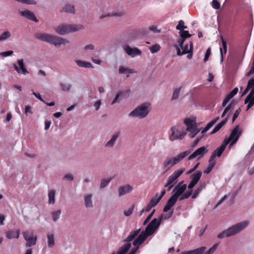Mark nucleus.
<instances>
[{
  "label": "nucleus",
  "mask_w": 254,
  "mask_h": 254,
  "mask_svg": "<svg viewBox=\"0 0 254 254\" xmlns=\"http://www.w3.org/2000/svg\"><path fill=\"white\" fill-rule=\"evenodd\" d=\"M249 223L248 221H244L233 225L218 234L217 238L223 239L235 235L244 229L249 225Z\"/></svg>",
  "instance_id": "obj_1"
},
{
  "label": "nucleus",
  "mask_w": 254,
  "mask_h": 254,
  "mask_svg": "<svg viewBox=\"0 0 254 254\" xmlns=\"http://www.w3.org/2000/svg\"><path fill=\"white\" fill-rule=\"evenodd\" d=\"M35 37L40 41L46 42L57 47L69 42L62 38L45 33H37L35 34Z\"/></svg>",
  "instance_id": "obj_2"
},
{
  "label": "nucleus",
  "mask_w": 254,
  "mask_h": 254,
  "mask_svg": "<svg viewBox=\"0 0 254 254\" xmlns=\"http://www.w3.org/2000/svg\"><path fill=\"white\" fill-rule=\"evenodd\" d=\"M83 29L84 26L81 24H65L59 25L56 28L55 30L57 33L60 35H64Z\"/></svg>",
  "instance_id": "obj_3"
},
{
  "label": "nucleus",
  "mask_w": 254,
  "mask_h": 254,
  "mask_svg": "<svg viewBox=\"0 0 254 254\" xmlns=\"http://www.w3.org/2000/svg\"><path fill=\"white\" fill-rule=\"evenodd\" d=\"M150 104L144 103L138 106L129 114V117H138L140 119L144 118L148 114V109Z\"/></svg>",
  "instance_id": "obj_4"
},
{
  "label": "nucleus",
  "mask_w": 254,
  "mask_h": 254,
  "mask_svg": "<svg viewBox=\"0 0 254 254\" xmlns=\"http://www.w3.org/2000/svg\"><path fill=\"white\" fill-rule=\"evenodd\" d=\"M154 227L148 225L144 231H142L138 237L133 242V245H141L146 240L147 237L151 235L155 231Z\"/></svg>",
  "instance_id": "obj_5"
},
{
  "label": "nucleus",
  "mask_w": 254,
  "mask_h": 254,
  "mask_svg": "<svg viewBox=\"0 0 254 254\" xmlns=\"http://www.w3.org/2000/svg\"><path fill=\"white\" fill-rule=\"evenodd\" d=\"M242 133V129L240 128L239 125H237L232 130L228 138L227 139H225L224 141L227 144L232 141L231 144L233 145L238 141Z\"/></svg>",
  "instance_id": "obj_6"
},
{
  "label": "nucleus",
  "mask_w": 254,
  "mask_h": 254,
  "mask_svg": "<svg viewBox=\"0 0 254 254\" xmlns=\"http://www.w3.org/2000/svg\"><path fill=\"white\" fill-rule=\"evenodd\" d=\"M191 152V150H188L183 152L176 156L169 159L164 163V166L167 167L169 165L173 166L177 164L182 161L185 157L188 156Z\"/></svg>",
  "instance_id": "obj_7"
},
{
  "label": "nucleus",
  "mask_w": 254,
  "mask_h": 254,
  "mask_svg": "<svg viewBox=\"0 0 254 254\" xmlns=\"http://www.w3.org/2000/svg\"><path fill=\"white\" fill-rule=\"evenodd\" d=\"M191 152V150H188L183 152L176 156L169 159L164 163V166L167 167L169 165L173 166L177 164L182 161L185 157L188 156Z\"/></svg>",
  "instance_id": "obj_8"
},
{
  "label": "nucleus",
  "mask_w": 254,
  "mask_h": 254,
  "mask_svg": "<svg viewBox=\"0 0 254 254\" xmlns=\"http://www.w3.org/2000/svg\"><path fill=\"white\" fill-rule=\"evenodd\" d=\"M191 152V150H188L183 152L176 156L169 159L164 163V166L167 167L169 165L173 166L177 164L182 161L185 157L188 156Z\"/></svg>",
  "instance_id": "obj_9"
},
{
  "label": "nucleus",
  "mask_w": 254,
  "mask_h": 254,
  "mask_svg": "<svg viewBox=\"0 0 254 254\" xmlns=\"http://www.w3.org/2000/svg\"><path fill=\"white\" fill-rule=\"evenodd\" d=\"M184 124L187 126V130L190 132L191 138L194 137L199 131L197 128L195 123L189 118H187L184 120Z\"/></svg>",
  "instance_id": "obj_10"
},
{
  "label": "nucleus",
  "mask_w": 254,
  "mask_h": 254,
  "mask_svg": "<svg viewBox=\"0 0 254 254\" xmlns=\"http://www.w3.org/2000/svg\"><path fill=\"white\" fill-rule=\"evenodd\" d=\"M190 48H189L188 44L184 45V43L181 45H175V47L177 52V55L178 56H181L185 55L187 53H192L193 50V44L192 42H190Z\"/></svg>",
  "instance_id": "obj_11"
},
{
  "label": "nucleus",
  "mask_w": 254,
  "mask_h": 254,
  "mask_svg": "<svg viewBox=\"0 0 254 254\" xmlns=\"http://www.w3.org/2000/svg\"><path fill=\"white\" fill-rule=\"evenodd\" d=\"M171 134L169 139L171 141L177 139H183L186 134L184 131H180L176 127H173L171 129Z\"/></svg>",
  "instance_id": "obj_12"
},
{
  "label": "nucleus",
  "mask_w": 254,
  "mask_h": 254,
  "mask_svg": "<svg viewBox=\"0 0 254 254\" xmlns=\"http://www.w3.org/2000/svg\"><path fill=\"white\" fill-rule=\"evenodd\" d=\"M183 181L180 182L173 189V192L175 193L173 194L172 196L178 199L179 197L187 189V185L184 184L182 185Z\"/></svg>",
  "instance_id": "obj_13"
},
{
  "label": "nucleus",
  "mask_w": 254,
  "mask_h": 254,
  "mask_svg": "<svg viewBox=\"0 0 254 254\" xmlns=\"http://www.w3.org/2000/svg\"><path fill=\"white\" fill-rule=\"evenodd\" d=\"M185 171V169H181L175 171L171 176H170L167 181V183L165 185V187L172 185L173 183L177 180Z\"/></svg>",
  "instance_id": "obj_14"
},
{
  "label": "nucleus",
  "mask_w": 254,
  "mask_h": 254,
  "mask_svg": "<svg viewBox=\"0 0 254 254\" xmlns=\"http://www.w3.org/2000/svg\"><path fill=\"white\" fill-rule=\"evenodd\" d=\"M17 63L19 65V67H18L17 65L15 64H12L13 67L14 68L15 70L19 74H23L26 75L27 73H28V71L26 69L24 64V61L23 59L18 60L17 61Z\"/></svg>",
  "instance_id": "obj_15"
},
{
  "label": "nucleus",
  "mask_w": 254,
  "mask_h": 254,
  "mask_svg": "<svg viewBox=\"0 0 254 254\" xmlns=\"http://www.w3.org/2000/svg\"><path fill=\"white\" fill-rule=\"evenodd\" d=\"M125 52L132 58H134L137 56H140L141 52L137 48H131L129 46L127 45L124 47Z\"/></svg>",
  "instance_id": "obj_16"
},
{
  "label": "nucleus",
  "mask_w": 254,
  "mask_h": 254,
  "mask_svg": "<svg viewBox=\"0 0 254 254\" xmlns=\"http://www.w3.org/2000/svg\"><path fill=\"white\" fill-rule=\"evenodd\" d=\"M207 152V150L206 149V147L205 146H202L196 149L193 153L189 156L188 160H192L198 156H202Z\"/></svg>",
  "instance_id": "obj_17"
},
{
  "label": "nucleus",
  "mask_w": 254,
  "mask_h": 254,
  "mask_svg": "<svg viewBox=\"0 0 254 254\" xmlns=\"http://www.w3.org/2000/svg\"><path fill=\"white\" fill-rule=\"evenodd\" d=\"M20 14L21 16L27 18L29 20L33 21L37 23L39 22V20L35 16L34 13L29 10H25L20 11Z\"/></svg>",
  "instance_id": "obj_18"
},
{
  "label": "nucleus",
  "mask_w": 254,
  "mask_h": 254,
  "mask_svg": "<svg viewBox=\"0 0 254 254\" xmlns=\"http://www.w3.org/2000/svg\"><path fill=\"white\" fill-rule=\"evenodd\" d=\"M177 199L171 196L167 201L165 206L163 208V211L166 212L168 211L173 207L177 201Z\"/></svg>",
  "instance_id": "obj_19"
},
{
  "label": "nucleus",
  "mask_w": 254,
  "mask_h": 254,
  "mask_svg": "<svg viewBox=\"0 0 254 254\" xmlns=\"http://www.w3.org/2000/svg\"><path fill=\"white\" fill-rule=\"evenodd\" d=\"M132 190L133 188L129 185L121 186L119 188V195L120 196H122L131 191Z\"/></svg>",
  "instance_id": "obj_20"
},
{
  "label": "nucleus",
  "mask_w": 254,
  "mask_h": 254,
  "mask_svg": "<svg viewBox=\"0 0 254 254\" xmlns=\"http://www.w3.org/2000/svg\"><path fill=\"white\" fill-rule=\"evenodd\" d=\"M24 239L27 241L26 246L30 247L35 245L37 242V237L36 236H33L30 238H28L26 235V233H22Z\"/></svg>",
  "instance_id": "obj_21"
},
{
  "label": "nucleus",
  "mask_w": 254,
  "mask_h": 254,
  "mask_svg": "<svg viewBox=\"0 0 254 254\" xmlns=\"http://www.w3.org/2000/svg\"><path fill=\"white\" fill-rule=\"evenodd\" d=\"M179 34L181 37V39L178 40V43L179 45H181L184 43L186 38H189L191 36V35L189 33L188 31L184 30L180 31Z\"/></svg>",
  "instance_id": "obj_22"
},
{
  "label": "nucleus",
  "mask_w": 254,
  "mask_h": 254,
  "mask_svg": "<svg viewBox=\"0 0 254 254\" xmlns=\"http://www.w3.org/2000/svg\"><path fill=\"white\" fill-rule=\"evenodd\" d=\"M205 250V247H201L193 250L183 252L180 254H202Z\"/></svg>",
  "instance_id": "obj_23"
},
{
  "label": "nucleus",
  "mask_w": 254,
  "mask_h": 254,
  "mask_svg": "<svg viewBox=\"0 0 254 254\" xmlns=\"http://www.w3.org/2000/svg\"><path fill=\"white\" fill-rule=\"evenodd\" d=\"M231 115V113H230L227 116V117L222 121L220 123H219L213 129V130L210 133V134H213L215 133H216L217 131H218L220 128L227 123L228 119Z\"/></svg>",
  "instance_id": "obj_24"
},
{
  "label": "nucleus",
  "mask_w": 254,
  "mask_h": 254,
  "mask_svg": "<svg viewBox=\"0 0 254 254\" xmlns=\"http://www.w3.org/2000/svg\"><path fill=\"white\" fill-rule=\"evenodd\" d=\"M141 229H138L136 230L131 231L129 233L128 237L124 240V242L130 243V241L133 240L140 233Z\"/></svg>",
  "instance_id": "obj_25"
},
{
  "label": "nucleus",
  "mask_w": 254,
  "mask_h": 254,
  "mask_svg": "<svg viewBox=\"0 0 254 254\" xmlns=\"http://www.w3.org/2000/svg\"><path fill=\"white\" fill-rule=\"evenodd\" d=\"M61 12H68L71 14H75L74 6L70 3H67L60 11Z\"/></svg>",
  "instance_id": "obj_26"
},
{
  "label": "nucleus",
  "mask_w": 254,
  "mask_h": 254,
  "mask_svg": "<svg viewBox=\"0 0 254 254\" xmlns=\"http://www.w3.org/2000/svg\"><path fill=\"white\" fill-rule=\"evenodd\" d=\"M228 144L226 143L224 141L223 143L220 146H219L218 148H217L216 149H215L213 152V154H214L216 155V157H220L222 155V153L224 151V150L226 148V147Z\"/></svg>",
  "instance_id": "obj_27"
},
{
  "label": "nucleus",
  "mask_w": 254,
  "mask_h": 254,
  "mask_svg": "<svg viewBox=\"0 0 254 254\" xmlns=\"http://www.w3.org/2000/svg\"><path fill=\"white\" fill-rule=\"evenodd\" d=\"M120 135V132L119 131L113 134L111 139L106 143L105 146L107 147H113L116 140L119 137Z\"/></svg>",
  "instance_id": "obj_28"
},
{
  "label": "nucleus",
  "mask_w": 254,
  "mask_h": 254,
  "mask_svg": "<svg viewBox=\"0 0 254 254\" xmlns=\"http://www.w3.org/2000/svg\"><path fill=\"white\" fill-rule=\"evenodd\" d=\"M162 219L163 215H161L158 219L154 218L148 225L157 229L161 224Z\"/></svg>",
  "instance_id": "obj_29"
},
{
  "label": "nucleus",
  "mask_w": 254,
  "mask_h": 254,
  "mask_svg": "<svg viewBox=\"0 0 254 254\" xmlns=\"http://www.w3.org/2000/svg\"><path fill=\"white\" fill-rule=\"evenodd\" d=\"M20 235V230H17L16 232L14 231H8L6 232V236L9 239H11L14 238H18Z\"/></svg>",
  "instance_id": "obj_30"
},
{
  "label": "nucleus",
  "mask_w": 254,
  "mask_h": 254,
  "mask_svg": "<svg viewBox=\"0 0 254 254\" xmlns=\"http://www.w3.org/2000/svg\"><path fill=\"white\" fill-rule=\"evenodd\" d=\"M202 176V173L200 171H196L190 176L191 181L197 183Z\"/></svg>",
  "instance_id": "obj_31"
},
{
  "label": "nucleus",
  "mask_w": 254,
  "mask_h": 254,
  "mask_svg": "<svg viewBox=\"0 0 254 254\" xmlns=\"http://www.w3.org/2000/svg\"><path fill=\"white\" fill-rule=\"evenodd\" d=\"M131 246L130 243H127L120 248L117 254H126L129 250Z\"/></svg>",
  "instance_id": "obj_32"
},
{
  "label": "nucleus",
  "mask_w": 254,
  "mask_h": 254,
  "mask_svg": "<svg viewBox=\"0 0 254 254\" xmlns=\"http://www.w3.org/2000/svg\"><path fill=\"white\" fill-rule=\"evenodd\" d=\"M219 119V117H216V118L213 119L212 121H211L206 126V127L203 129V130L201 131V133L203 134L205 132H206L209 128H210L216 123V122Z\"/></svg>",
  "instance_id": "obj_33"
},
{
  "label": "nucleus",
  "mask_w": 254,
  "mask_h": 254,
  "mask_svg": "<svg viewBox=\"0 0 254 254\" xmlns=\"http://www.w3.org/2000/svg\"><path fill=\"white\" fill-rule=\"evenodd\" d=\"M76 63L79 67L86 68L93 67L92 64L89 62H86L81 60H76Z\"/></svg>",
  "instance_id": "obj_34"
},
{
  "label": "nucleus",
  "mask_w": 254,
  "mask_h": 254,
  "mask_svg": "<svg viewBox=\"0 0 254 254\" xmlns=\"http://www.w3.org/2000/svg\"><path fill=\"white\" fill-rule=\"evenodd\" d=\"M85 205L86 207H92L93 203L92 201V194H89L84 196Z\"/></svg>",
  "instance_id": "obj_35"
},
{
  "label": "nucleus",
  "mask_w": 254,
  "mask_h": 254,
  "mask_svg": "<svg viewBox=\"0 0 254 254\" xmlns=\"http://www.w3.org/2000/svg\"><path fill=\"white\" fill-rule=\"evenodd\" d=\"M119 71L120 73H125L127 74L136 72L133 69L125 68L123 66H121L120 67Z\"/></svg>",
  "instance_id": "obj_36"
},
{
  "label": "nucleus",
  "mask_w": 254,
  "mask_h": 254,
  "mask_svg": "<svg viewBox=\"0 0 254 254\" xmlns=\"http://www.w3.org/2000/svg\"><path fill=\"white\" fill-rule=\"evenodd\" d=\"M48 197L49 203L54 204L55 203V190H50L48 193Z\"/></svg>",
  "instance_id": "obj_37"
},
{
  "label": "nucleus",
  "mask_w": 254,
  "mask_h": 254,
  "mask_svg": "<svg viewBox=\"0 0 254 254\" xmlns=\"http://www.w3.org/2000/svg\"><path fill=\"white\" fill-rule=\"evenodd\" d=\"M11 36V33L8 31H5L0 35V41H4Z\"/></svg>",
  "instance_id": "obj_38"
},
{
  "label": "nucleus",
  "mask_w": 254,
  "mask_h": 254,
  "mask_svg": "<svg viewBox=\"0 0 254 254\" xmlns=\"http://www.w3.org/2000/svg\"><path fill=\"white\" fill-rule=\"evenodd\" d=\"M160 200V197H158V194H156L155 196L151 199L149 203L153 207L157 204Z\"/></svg>",
  "instance_id": "obj_39"
},
{
  "label": "nucleus",
  "mask_w": 254,
  "mask_h": 254,
  "mask_svg": "<svg viewBox=\"0 0 254 254\" xmlns=\"http://www.w3.org/2000/svg\"><path fill=\"white\" fill-rule=\"evenodd\" d=\"M47 237L48 240V246L52 248L55 245L54 235L53 234H48Z\"/></svg>",
  "instance_id": "obj_40"
},
{
  "label": "nucleus",
  "mask_w": 254,
  "mask_h": 254,
  "mask_svg": "<svg viewBox=\"0 0 254 254\" xmlns=\"http://www.w3.org/2000/svg\"><path fill=\"white\" fill-rule=\"evenodd\" d=\"M61 214V211L60 210H58L56 211L53 212L51 213L52 218H53V220H54V221L55 222L58 219H59Z\"/></svg>",
  "instance_id": "obj_41"
},
{
  "label": "nucleus",
  "mask_w": 254,
  "mask_h": 254,
  "mask_svg": "<svg viewBox=\"0 0 254 254\" xmlns=\"http://www.w3.org/2000/svg\"><path fill=\"white\" fill-rule=\"evenodd\" d=\"M187 28V27L185 26L184 22L183 20H180L179 21V24L176 26V29L178 30L182 31L184 29Z\"/></svg>",
  "instance_id": "obj_42"
},
{
  "label": "nucleus",
  "mask_w": 254,
  "mask_h": 254,
  "mask_svg": "<svg viewBox=\"0 0 254 254\" xmlns=\"http://www.w3.org/2000/svg\"><path fill=\"white\" fill-rule=\"evenodd\" d=\"M181 88H176L174 90V92L173 94L172 100L177 99L179 98Z\"/></svg>",
  "instance_id": "obj_43"
},
{
  "label": "nucleus",
  "mask_w": 254,
  "mask_h": 254,
  "mask_svg": "<svg viewBox=\"0 0 254 254\" xmlns=\"http://www.w3.org/2000/svg\"><path fill=\"white\" fill-rule=\"evenodd\" d=\"M160 46L159 45L156 44L151 46L149 50L151 53L154 54L158 52L160 50Z\"/></svg>",
  "instance_id": "obj_44"
},
{
  "label": "nucleus",
  "mask_w": 254,
  "mask_h": 254,
  "mask_svg": "<svg viewBox=\"0 0 254 254\" xmlns=\"http://www.w3.org/2000/svg\"><path fill=\"white\" fill-rule=\"evenodd\" d=\"M192 194V191L190 190L186 191L184 194L182 195L180 197L179 199L180 200H183L185 199L188 198Z\"/></svg>",
  "instance_id": "obj_45"
},
{
  "label": "nucleus",
  "mask_w": 254,
  "mask_h": 254,
  "mask_svg": "<svg viewBox=\"0 0 254 254\" xmlns=\"http://www.w3.org/2000/svg\"><path fill=\"white\" fill-rule=\"evenodd\" d=\"M111 180L112 178L102 180L100 184V188H104L106 187Z\"/></svg>",
  "instance_id": "obj_46"
},
{
  "label": "nucleus",
  "mask_w": 254,
  "mask_h": 254,
  "mask_svg": "<svg viewBox=\"0 0 254 254\" xmlns=\"http://www.w3.org/2000/svg\"><path fill=\"white\" fill-rule=\"evenodd\" d=\"M215 165V162H213L212 163H211L209 165V166L207 167V168L204 171V173L205 174H209L211 171V170L214 167Z\"/></svg>",
  "instance_id": "obj_47"
},
{
  "label": "nucleus",
  "mask_w": 254,
  "mask_h": 254,
  "mask_svg": "<svg viewBox=\"0 0 254 254\" xmlns=\"http://www.w3.org/2000/svg\"><path fill=\"white\" fill-rule=\"evenodd\" d=\"M61 89L64 91H69L71 88L70 84H66L64 83H61L60 84Z\"/></svg>",
  "instance_id": "obj_48"
},
{
  "label": "nucleus",
  "mask_w": 254,
  "mask_h": 254,
  "mask_svg": "<svg viewBox=\"0 0 254 254\" xmlns=\"http://www.w3.org/2000/svg\"><path fill=\"white\" fill-rule=\"evenodd\" d=\"M125 92H123V91H120L116 95L114 99L113 100V101H112V105H113L115 103H116V102H119V101L118 100L119 99V98L121 96H122L123 94H124Z\"/></svg>",
  "instance_id": "obj_49"
},
{
  "label": "nucleus",
  "mask_w": 254,
  "mask_h": 254,
  "mask_svg": "<svg viewBox=\"0 0 254 254\" xmlns=\"http://www.w3.org/2000/svg\"><path fill=\"white\" fill-rule=\"evenodd\" d=\"M212 6L215 9H219L220 8V3L217 0H213L212 1Z\"/></svg>",
  "instance_id": "obj_50"
},
{
  "label": "nucleus",
  "mask_w": 254,
  "mask_h": 254,
  "mask_svg": "<svg viewBox=\"0 0 254 254\" xmlns=\"http://www.w3.org/2000/svg\"><path fill=\"white\" fill-rule=\"evenodd\" d=\"M221 39L222 41V47L224 50V54H226L227 52V42L224 39L223 37L222 36H221Z\"/></svg>",
  "instance_id": "obj_51"
},
{
  "label": "nucleus",
  "mask_w": 254,
  "mask_h": 254,
  "mask_svg": "<svg viewBox=\"0 0 254 254\" xmlns=\"http://www.w3.org/2000/svg\"><path fill=\"white\" fill-rule=\"evenodd\" d=\"M218 246V243L215 244L205 254H212L216 250Z\"/></svg>",
  "instance_id": "obj_52"
},
{
  "label": "nucleus",
  "mask_w": 254,
  "mask_h": 254,
  "mask_svg": "<svg viewBox=\"0 0 254 254\" xmlns=\"http://www.w3.org/2000/svg\"><path fill=\"white\" fill-rule=\"evenodd\" d=\"M134 205H133L131 208L128 209L124 211V214L126 216H130L133 212Z\"/></svg>",
  "instance_id": "obj_53"
},
{
  "label": "nucleus",
  "mask_w": 254,
  "mask_h": 254,
  "mask_svg": "<svg viewBox=\"0 0 254 254\" xmlns=\"http://www.w3.org/2000/svg\"><path fill=\"white\" fill-rule=\"evenodd\" d=\"M241 111V109L240 108H239L235 112L233 117V118H232V123H233L236 120V119L237 118V117L239 115Z\"/></svg>",
  "instance_id": "obj_54"
},
{
  "label": "nucleus",
  "mask_w": 254,
  "mask_h": 254,
  "mask_svg": "<svg viewBox=\"0 0 254 254\" xmlns=\"http://www.w3.org/2000/svg\"><path fill=\"white\" fill-rule=\"evenodd\" d=\"M249 101L254 104V95H252L250 97H249V95L247 96L245 100V103L247 104Z\"/></svg>",
  "instance_id": "obj_55"
},
{
  "label": "nucleus",
  "mask_w": 254,
  "mask_h": 254,
  "mask_svg": "<svg viewBox=\"0 0 254 254\" xmlns=\"http://www.w3.org/2000/svg\"><path fill=\"white\" fill-rule=\"evenodd\" d=\"M155 211V210L153 209V211H152V212L147 217V218L145 219V220H144V221L143 222V225H146L149 221V220L152 217Z\"/></svg>",
  "instance_id": "obj_56"
},
{
  "label": "nucleus",
  "mask_w": 254,
  "mask_h": 254,
  "mask_svg": "<svg viewBox=\"0 0 254 254\" xmlns=\"http://www.w3.org/2000/svg\"><path fill=\"white\" fill-rule=\"evenodd\" d=\"M124 15V12L123 11H121L119 12H114L111 14H108V16H122Z\"/></svg>",
  "instance_id": "obj_57"
},
{
  "label": "nucleus",
  "mask_w": 254,
  "mask_h": 254,
  "mask_svg": "<svg viewBox=\"0 0 254 254\" xmlns=\"http://www.w3.org/2000/svg\"><path fill=\"white\" fill-rule=\"evenodd\" d=\"M210 54H211V49L210 48H209L207 50L206 53L205 54V56H204V61L205 62H206L208 60V58L210 56Z\"/></svg>",
  "instance_id": "obj_58"
},
{
  "label": "nucleus",
  "mask_w": 254,
  "mask_h": 254,
  "mask_svg": "<svg viewBox=\"0 0 254 254\" xmlns=\"http://www.w3.org/2000/svg\"><path fill=\"white\" fill-rule=\"evenodd\" d=\"M201 191V188H197L195 190V191L194 192L193 194H192L191 197L192 199H195L197 196V195H198V194L199 193V192Z\"/></svg>",
  "instance_id": "obj_59"
},
{
  "label": "nucleus",
  "mask_w": 254,
  "mask_h": 254,
  "mask_svg": "<svg viewBox=\"0 0 254 254\" xmlns=\"http://www.w3.org/2000/svg\"><path fill=\"white\" fill-rule=\"evenodd\" d=\"M247 87L249 88H251L253 87H254V78H251L248 81Z\"/></svg>",
  "instance_id": "obj_60"
},
{
  "label": "nucleus",
  "mask_w": 254,
  "mask_h": 254,
  "mask_svg": "<svg viewBox=\"0 0 254 254\" xmlns=\"http://www.w3.org/2000/svg\"><path fill=\"white\" fill-rule=\"evenodd\" d=\"M13 54L12 51H8L6 52H3L0 53V55L3 57H7L11 56Z\"/></svg>",
  "instance_id": "obj_61"
},
{
  "label": "nucleus",
  "mask_w": 254,
  "mask_h": 254,
  "mask_svg": "<svg viewBox=\"0 0 254 254\" xmlns=\"http://www.w3.org/2000/svg\"><path fill=\"white\" fill-rule=\"evenodd\" d=\"M199 164V162L197 163L195 166L193 167V168H192L187 172V174H190L194 172L198 168Z\"/></svg>",
  "instance_id": "obj_62"
},
{
  "label": "nucleus",
  "mask_w": 254,
  "mask_h": 254,
  "mask_svg": "<svg viewBox=\"0 0 254 254\" xmlns=\"http://www.w3.org/2000/svg\"><path fill=\"white\" fill-rule=\"evenodd\" d=\"M25 113L27 116L28 115V113H30L31 114H33L31 110V107L30 106L27 105L25 106Z\"/></svg>",
  "instance_id": "obj_63"
},
{
  "label": "nucleus",
  "mask_w": 254,
  "mask_h": 254,
  "mask_svg": "<svg viewBox=\"0 0 254 254\" xmlns=\"http://www.w3.org/2000/svg\"><path fill=\"white\" fill-rule=\"evenodd\" d=\"M140 245H138L137 244L136 245H134L136 248L132 249L128 254H135Z\"/></svg>",
  "instance_id": "obj_64"
}]
</instances>
